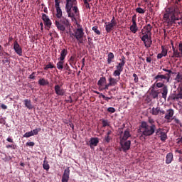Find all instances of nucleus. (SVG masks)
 Segmentation results:
<instances>
[{
    "label": "nucleus",
    "mask_w": 182,
    "mask_h": 182,
    "mask_svg": "<svg viewBox=\"0 0 182 182\" xmlns=\"http://www.w3.org/2000/svg\"><path fill=\"white\" fill-rule=\"evenodd\" d=\"M180 12L177 6H173L168 9L166 14L164 15V20L168 24L176 23V21L182 18V16H179Z\"/></svg>",
    "instance_id": "obj_1"
},
{
    "label": "nucleus",
    "mask_w": 182,
    "mask_h": 182,
    "mask_svg": "<svg viewBox=\"0 0 182 182\" xmlns=\"http://www.w3.org/2000/svg\"><path fill=\"white\" fill-rule=\"evenodd\" d=\"M77 0H70L69 1V5L68 4L65 5V10L68 15V17H70L72 20H75V15L79 14V9L77 6Z\"/></svg>",
    "instance_id": "obj_2"
},
{
    "label": "nucleus",
    "mask_w": 182,
    "mask_h": 182,
    "mask_svg": "<svg viewBox=\"0 0 182 182\" xmlns=\"http://www.w3.org/2000/svg\"><path fill=\"white\" fill-rule=\"evenodd\" d=\"M138 132L141 133V135H144L145 136H150L151 135L154 134V128L153 126L145 121H142L141 127L138 129Z\"/></svg>",
    "instance_id": "obj_3"
},
{
    "label": "nucleus",
    "mask_w": 182,
    "mask_h": 182,
    "mask_svg": "<svg viewBox=\"0 0 182 182\" xmlns=\"http://www.w3.org/2000/svg\"><path fill=\"white\" fill-rule=\"evenodd\" d=\"M55 24L58 31H65V28L69 27L70 22L66 17L61 16L60 20H55Z\"/></svg>",
    "instance_id": "obj_4"
},
{
    "label": "nucleus",
    "mask_w": 182,
    "mask_h": 182,
    "mask_svg": "<svg viewBox=\"0 0 182 182\" xmlns=\"http://www.w3.org/2000/svg\"><path fill=\"white\" fill-rule=\"evenodd\" d=\"M126 64V58L122 55V59H121V63H119L118 65H117L116 68L114 72H113V76L114 77H118V80L120 79L121 73L124 70V66Z\"/></svg>",
    "instance_id": "obj_5"
},
{
    "label": "nucleus",
    "mask_w": 182,
    "mask_h": 182,
    "mask_svg": "<svg viewBox=\"0 0 182 182\" xmlns=\"http://www.w3.org/2000/svg\"><path fill=\"white\" fill-rule=\"evenodd\" d=\"M72 35L77 40L78 43H83V36L85 35V33L82 27L75 29Z\"/></svg>",
    "instance_id": "obj_6"
},
{
    "label": "nucleus",
    "mask_w": 182,
    "mask_h": 182,
    "mask_svg": "<svg viewBox=\"0 0 182 182\" xmlns=\"http://www.w3.org/2000/svg\"><path fill=\"white\" fill-rule=\"evenodd\" d=\"M142 37L141 38V41L144 42L145 47L149 48L152 45V38L151 36H149V34H147L146 31L145 33L142 32Z\"/></svg>",
    "instance_id": "obj_7"
},
{
    "label": "nucleus",
    "mask_w": 182,
    "mask_h": 182,
    "mask_svg": "<svg viewBox=\"0 0 182 182\" xmlns=\"http://www.w3.org/2000/svg\"><path fill=\"white\" fill-rule=\"evenodd\" d=\"M117 24V21L115 20L114 16H113L112 19L111 20L110 23H108V24H106L105 29L107 33H111V31H113L114 28L116 27Z\"/></svg>",
    "instance_id": "obj_8"
},
{
    "label": "nucleus",
    "mask_w": 182,
    "mask_h": 182,
    "mask_svg": "<svg viewBox=\"0 0 182 182\" xmlns=\"http://www.w3.org/2000/svg\"><path fill=\"white\" fill-rule=\"evenodd\" d=\"M169 75H165L164 72H158V74L155 75L154 80H156V82H163L164 80H168Z\"/></svg>",
    "instance_id": "obj_9"
},
{
    "label": "nucleus",
    "mask_w": 182,
    "mask_h": 182,
    "mask_svg": "<svg viewBox=\"0 0 182 182\" xmlns=\"http://www.w3.org/2000/svg\"><path fill=\"white\" fill-rule=\"evenodd\" d=\"M120 144H121V147L123 152H127L128 150H130V147L132 145L131 140H127V141L120 140Z\"/></svg>",
    "instance_id": "obj_10"
},
{
    "label": "nucleus",
    "mask_w": 182,
    "mask_h": 182,
    "mask_svg": "<svg viewBox=\"0 0 182 182\" xmlns=\"http://www.w3.org/2000/svg\"><path fill=\"white\" fill-rule=\"evenodd\" d=\"M55 92L58 96H65L66 94V90L63 89V87H61V85H59V84H57L55 85Z\"/></svg>",
    "instance_id": "obj_11"
},
{
    "label": "nucleus",
    "mask_w": 182,
    "mask_h": 182,
    "mask_svg": "<svg viewBox=\"0 0 182 182\" xmlns=\"http://www.w3.org/2000/svg\"><path fill=\"white\" fill-rule=\"evenodd\" d=\"M14 50L20 57L23 55L22 47L19 45L18 42L16 41L14 42Z\"/></svg>",
    "instance_id": "obj_12"
},
{
    "label": "nucleus",
    "mask_w": 182,
    "mask_h": 182,
    "mask_svg": "<svg viewBox=\"0 0 182 182\" xmlns=\"http://www.w3.org/2000/svg\"><path fill=\"white\" fill-rule=\"evenodd\" d=\"M107 83L106 77H101L97 82L98 90L103 91L105 87V84Z\"/></svg>",
    "instance_id": "obj_13"
},
{
    "label": "nucleus",
    "mask_w": 182,
    "mask_h": 182,
    "mask_svg": "<svg viewBox=\"0 0 182 182\" xmlns=\"http://www.w3.org/2000/svg\"><path fill=\"white\" fill-rule=\"evenodd\" d=\"M70 175V170L69 168H66L62 176L61 182H68Z\"/></svg>",
    "instance_id": "obj_14"
},
{
    "label": "nucleus",
    "mask_w": 182,
    "mask_h": 182,
    "mask_svg": "<svg viewBox=\"0 0 182 182\" xmlns=\"http://www.w3.org/2000/svg\"><path fill=\"white\" fill-rule=\"evenodd\" d=\"M119 135H120V140H122V141H127L128 139L130 138V136H132L129 129H126V131H124V133H123V131H122L119 133Z\"/></svg>",
    "instance_id": "obj_15"
},
{
    "label": "nucleus",
    "mask_w": 182,
    "mask_h": 182,
    "mask_svg": "<svg viewBox=\"0 0 182 182\" xmlns=\"http://www.w3.org/2000/svg\"><path fill=\"white\" fill-rule=\"evenodd\" d=\"M165 113V110L161 109L160 107H156V108L153 107L151 110L152 115H159V114H160V115H164Z\"/></svg>",
    "instance_id": "obj_16"
},
{
    "label": "nucleus",
    "mask_w": 182,
    "mask_h": 182,
    "mask_svg": "<svg viewBox=\"0 0 182 182\" xmlns=\"http://www.w3.org/2000/svg\"><path fill=\"white\" fill-rule=\"evenodd\" d=\"M42 20L43 21L46 26L48 28H50L52 26V22L50 20L48 16H47L46 14H42Z\"/></svg>",
    "instance_id": "obj_17"
},
{
    "label": "nucleus",
    "mask_w": 182,
    "mask_h": 182,
    "mask_svg": "<svg viewBox=\"0 0 182 182\" xmlns=\"http://www.w3.org/2000/svg\"><path fill=\"white\" fill-rule=\"evenodd\" d=\"M174 115V110L173 109H168L166 110V113L165 114V119L168 121V122H170V120L171 119V117H173Z\"/></svg>",
    "instance_id": "obj_18"
},
{
    "label": "nucleus",
    "mask_w": 182,
    "mask_h": 182,
    "mask_svg": "<svg viewBox=\"0 0 182 182\" xmlns=\"http://www.w3.org/2000/svg\"><path fill=\"white\" fill-rule=\"evenodd\" d=\"M68 49H65V48L62 49L61 53H60V57L58 58V60H62L64 64V60L66 58V55H68Z\"/></svg>",
    "instance_id": "obj_19"
},
{
    "label": "nucleus",
    "mask_w": 182,
    "mask_h": 182,
    "mask_svg": "<svg viewBox=\"0 0 182 182\" xmlns=\"http://www.w3.org/2000/svg\"><path fill=\"white\" fill-rule=\"evenodd\" d=\"M108 81L109 82V87H116L119 82V79L113 78V77H109Z\"/></svg>",
    "instance_id": "obj_20"
},
{
    "label": "nucleus",
    "mask_w": 182,
    "mask_h": 182,
    "mask_svg": "<svg viewBox=\"0 0 182 182\" xmlns=\"http://www.w3.org/2000/svg\"><path fill=\"white\" fill-rule=\"evenodd\" d=\"M161 92L162 94V98H167V95L168 92V87L167 85H165L164 83V87H162V89L161 90Z\"/></svg>",
    "instance_id": "obj_21"
},
{
    "label": "nucleus",
    "mask_w": 182,
    "mask_h": 182,
    "mask_svg": "<svg viewBox=\"0 0 182 182\" xmlns=\"http://www.w3.org/2000/svg\"><path fill=\"white\" fill-rule=\"evenodd\" d=\"M89 143L90 148L92 149L94 146H97L99 144V138H91Z\"/></svg>",
    "instance_id": "obj_22"
},
{
    "label": "nucleus",
    "mask_w": 182,
    "mask_h": 182,
    "mask_svg": "<svg viewBox=\"0 0 182 182\" xmlns=\"http://www.w3.org/2000/svg\"><path fill=\"white\" fill-rule=\"evenodd\" d=\"M173 55L171 58H181V53L178 52V49H176L174 46H172Z\"/></svg>",
    "instance_id": "obj_23"
},
{
    "label": "nucleus",
    "mask_w": 182,
    "mask_h": 182,
    "mask_svg": "<svg viewBox=\"0 0 182 182\" xmlns=\"http://www.w3.org/2000/svg\"><path fill=\"white\" fill-rule=\"evenodd\" d=\"M160 91L159 90L151 89L150 92V95L152 98H158Z\"/></svg>",
    "instance_id": "obj_24"
},
{
    "label": "nucleus",
    "mask_w": 182,
    "mask_h": 182,
    "mask_svg": "<svg viewBox=\"0 0 182 182\" xmlns=\"http://www.w3.org/2000/svg\"><path fill=\"white\" fill-rule=\"evenodd\" d=\"M173 159V155L171 153L167 154L166 156V164H171V161Z\"/></svg>",
    "instance_id": "obj_25"
},
{
    "label": "nucleus",
    "mask_w": 182,
    "mask_h": 182,
    "mask_svg": "<svg viewBox=\"0 0 182 182\" xmlns=\"http://www.w3.org/2000/svg\"><path fill=\"white\" fill-rule=\"evenodd\" d=\"M114 60V53L109 52L107 55V63L112 64V63Z\"/></svg>",
    "instance_id": "obj_26"
},
{
    "label": "nucleus",
    "mask_w": 182,
    "mask_h": 182,
    "mask_svg": "<svg viewBox=\"0 0 182 182\" xmlns=\"http://www.w3.org/2000/svg\"><path fill=\"white\" fill-rule=\"evenodd\" d=\"M24 105L28 109H33V105H32V102L31 100H24Z\"/></svg>",
    "instance_id": "obj_27"
},
{
    "label": "nucleus",
    "mask_w": 182,
    "mask_h": 182,
    "mask_svg": "<svg viewBox=\"0 0 182 182\" xmlns=\"http://www.w3.org/2000/svg\"><path fill=\"white\" fill-rule=\"evenodd\" d=\"M144 29H145L149 36H151V31H152L151 24H147L144 27Z\"/></svg>",
    "instance_id": "obj_28"
},
{
    "label": "nucleus",
    "mask_w": 182,
    "mask_h": 182,
    "mask_svg": "<svg viewBox=\"0 0 182 182\" xmlns=\"http://www.w3.org/2000/svg\"><path fill=\"white\" fill-rule=\"evenodd\" d=\"M62 16H63V11H62V9L60 8V6L59 5L58 8L56 10L57 18L55 20H60Z\"/></svg>",
    "instance_id": "obj_29"
},
{
    "label": "nucleus",
    "mask_w": 182,
    "mask_h": 182,
    "mask_svg": "<svg viewBox=\"0 0 182 182\" xmlns=\"http://www.w3.org/2000/svg\"><path fill=\"white\" fill-rule=\"evenodd\" d=\"M148 122L150 124V126L154 127V134L156 131V126L155 124V119H152L151 117H149Z\"/></svg>",
    "instance_id": "obj_30"
},
{
    "label": "nucleus",
    "mask_w": 182,
    "mask_h": 182,
    "mask_svg": "<svg viewBox=\"0 0 182 182\" xmlns=\"http://www.w3.org/2000/svg\"><path fill=\"white\" fill-rule=\"evenodd\" d=\"M38 84H39V85L44 87L45 85H48L49 82L48 80H46L45 78H41V79H39Z\"/></svg>",
    "instance_id": "obj_31"
},
{
    "label": "nucleus",
    "mask_w": 182,
    "mask_h": 182,
    "mask_svg": "<svg viewBox=\"0 0 182 182\" xmlns=\"http://www.w3.org/2000/svg\"><path fill=\"white\" fill-rule=\"evenodd\" d=\"M130 31L132 33L134 34H136V33L139 31V28L137 27V23H132V26H130Z\"/></svg>",
    "instance_id": "obj_32"
},
{
    "label": "nucleus",
    "mask_w": 182,
    "mask_h": 182,
    "mask_svg": "<svg viewBox=\"0 0 182 182\" xmlns=\"http://www.w3.org/2000/svg\"><path fill=\"white\" fill-rule=\"evenodd\" d=\"M175 80L177 83H182V74L180 72H178Z\"/></svg>",
    "instance_id": "obj_33"
},
{
    "label": "nucleus",
    "mask_w": 182,
    "mask_h": 182,
    "mask_svg": "<svg viewBox=\"0 0 182 182\" xmlns=\"http://www.w3.org/2000/svg\"><path fill=\"white\" fill-rule=\"evenodd\" d=\"M163 71L166 72V73H164V75H168V80H166V82H170V78L171 77V74L173 73V72L171 71V70H167V68H163Z\"/></svg>",
    "instance_id": "obj_34"
},
{
    "label": "nucleus",
    "mask_w": 182,
    "mask_h": 182,
    "mask_svg": "<svg viewBox=\"0 0 182 182\" xmlns=\"http://www.w3.org/2000/svg\"><path fill=\"white\" fill-rule=\"evenodd\" d=\"M160 138L161 141H166L167 139V134L165 133V132H160Z\"/></svg>",
    "instance_id": "obj_35"
},
{
    "label": "nucleus",
    "mask_w": 182,
    "mask_h": 182,
    "mask_svg": "<svg viewBox=\"0 0 182 182\" xmlns=\"http://www.w3.org/2000/svg\"><path fill=\"white\" fill-rule=\"evenodd\" d=\"M111 140H112V136H109V135L107 133L103 139L104 143L109 144V143H110Z\"/></svg>",
    "instance_id": "obj_36"
},
{
    "label": "nucleus",
    "mask_w": 182,
    "mask_h": 182,
    "mask_svg": "<svg viewBox=\"0 0 182 182\" xmlns=\"http://www.w3.org/2000/svg\"><path fill=\"white\" fill-rule=\"evenodd\" d=\"M64 68V63L63 62V60H59L58 63H57V68L58 70H63Z\"/></svg>",
    "instance_id": "obj_37"
},
{
    "label": "nucleus",
    "mask_w": 182,
    "mask_h": 182,
    "mask_svg": "<svg viewBox=\"0 0 182 182\" xmlns=\"http://www.w3.org/2000/svg\"><path fill=\"white\" fill-rule=\"evenodd\" d=\"M161 52H162V57H166L168 54V50L164 47V46H161Z\"/></svg>",
    "instance_id": "obj_38"
},
{
    "label": "nucleus",
    "mask_w": 182,
    "mask_h": 182,
    "mask_svg": "<svg viewBox=\"0 0 182 182\" xmlns=\"http://www.w3.org/2000/svg\"><path fill=\"white\" fill-rule=\"evenodd\" d=\"M43 168L45 169V170H47L48 171L49 168H50V165L48 164V161L45 160L43 161Z\"/></svg>",
    "instance_id": "obj_39"
},
{
    "label": "nucleus",
    "mask_w": 182,
    "mask_h": 182,
    "mask_svg": "<svg viewBox=\"0 0 182 182\" xmlns=\"http://www.w3.org/2000/svg\"><path fill=\"white\" fill-rule=\"evenodd\" d=\"M55 65L53 64V63H48V64L46 65L44 67V70H47L48 68H54Z\"/></svg>",
    "instance_id": "obj_40"
},
{
    "label": "nucleus",
    "mask_w": 182,
    "mask_h": 182,
    "mask_svg": "<svg viewBox=\"0 0 182 182\" xmlns=\"http://www.w3.org/2000/svg\"><path fill=\"white\" fill-rule=\"evenodd\" d=\"M33 132L31 131V132H26V133H25V134L23 135L24 138H30V136H33Z\"/></svg>",
    "instance_id": "obj_41"
},
{
    "label": "nucleus",
    "mask_w": 182,
    "mask_h": 182,
    "mask_svg": "<svg viewBox=\"0 0 182 182\" xmlns=\"http://www.w3.org/2000/svg\"><path fill=\"white\" fill-rule=\"evenodd\" d=\"M102 127L110 126V122H109L108 119H102Z\"/></svg>",
    "instance_id": "obj_42"
},
{
    "label": "nucleus",
    "mask_w": 182,
    "mask_h": 182,
    "mask_svg": "<svg viewBox=\"0 0 182 182\" xmlns=\"http://www.w3.org/2000/svg\"><path fill=\"white\" fill-rule=\"evenodd\" d=\"M92 31L95 33V34L101 35V31H99L98 27L97 26L92 27Z\"/></svg>",
    "instance_id": "obj_43"
},
{
    "label": "nucleus",
    "mask_w": 182,
    "mask_h": 182,
    "mask_svg": "<svg viewBox=\"0 0 182 182\" xmlns=\"http://www.w3.org/2000/svg\"><path fill=\"white\" fill-rule=\"evenodd\" d=\"M99 97L100 98L102 97L107 102L109 101V97L105 96V95L102 94L101 92H100V94H99Z\"/></svg>",
    "instance_id": "obj_44"
},
{
    "label": "nucleus",
    "mask_w": 182,
    "mask_h": 182,
    "mask_svg": "<svg viewBox=\"0 0 182 182\" xmlns=\"http://www.w3.org/2000/svg\"><path fill=\"white\" fill-rule=\"evenodd\" d=\"M136 11L138 12L139 14H145L146 10H144V9H142V8H136Z\"/></svg>",
    "instance_id": "obj_45"
},
{
    "label": "nucleus",
    "mask_w": 182,
    "mask_h": 182,
    "mask_svg": "<svg viewBox=\"0 0 182 182\" xmlns=\"http://www.w3.org/2000/svg\"><path fill=\"white\" fill-rule=\"evenodd\" d=\"M40 131H41V128H36V129H33V135L38 134Z\"/></svg>",
    "instance_id": "obj_46"
},
{
    "label": "nucleus",
    "mask_w": 182,
    "mask_h": 182,
    "mask_svg": "<svg viewBox=\"0 0 182 182\" xmlns=\"http://www.w3.org/2000/svg\"><path fill=\"white\" fill-rule=\"evenodd\" d=\"M107 112H108L109 113H115L116 109H115V108H113V107H109L107 109Z\"/></svg>",
    "instance_id": "obj_47"
},
{
    "label": "nucleus",
    "mask_w": 182,
    "mask_h": 182,
    "mask_svg": "<svg viewBox=\"0 0 182 182\" xmlns=\"http://www.w3.org/2000/svg\"><path fill=\"white\" fill-rule=\"evenodd\" d=\"M4 64H10V60H9L8 57L4 56V60H2Z\"/></svg>",
    "instance_id": "obj_48"
},
{
    "label": "nucleus",
    "mask_w": 182,
    "mask_h": 182,
    "mask_svg": "<svg viewBox=\"0 0 182 182\" xmlns=\"http://www.w3.org/2000/svg\"><path fill=\"white\" fill-rule=\"evenodd\" d=\"M109 87H110V82H109L107 84V82H105V84H104V90H108Z\"/></svg>",
    "instance_id": "obj_49"
},
{
    "label": "nucleus",
    "mask_w": 182,
    "mask_h": 182,
    "mask_svg": "<svg viewBox=\"0 0 182 182\" xmlns=\"http://www.w3.org/2000/svg\"><path fill=\"white\" fill-rule=\"evenodd\" d=\"M59 6H60V1H59V0H55V7L56 11L59 8Z\"/></svg>",
    "instance_id": "obj_50"
},
{
    "label": "nucleus",
    "mask_w": 182,
    "mask_h": 182,
    "mask_svg": "<svg viewBox=\"0 0 182 182\" xmlns=\"http://www.w3.org/2000/svg\"><path fill=\"white\" fill-rule=\"evenodd\" d=\"M133 77H134V82L135 83H138V82H139V77L136 75V73H134L133 74Z\"/></svg>",
    "instance_id": "obj_51"
},
{
    "label": "nucleus",
    "mask_w": 182,
    "mask_h": 182,
    "mask_svg": "<svg viewBox=\"0 0 182 182\" xmlns=\"http://www.w3.org/2000/svg\"><path fill=\"white\" fill-rule=\"evenodd\" d=\"M153 54H150V57H146V63H151L152 61Z\"/></svg>",
    "instance_id": "obj_52"
},
{
    "label": "nucleus",
    "mask_w": 182,
    "mask_h": 182,
    "mask_svg": "<svg viewBox=\"0 0 182 182\" xmlns=\"http://www.w3.org/2000/svg\"><path fill=\"white\" fill-rule=\"evenodd\" d=\"M36 75V72H33L31 75L28 76L29 79H35Z\"/></svg>",
    "instance_id": "obj_53"
},
{
    "label": "nucleus",
    "mask_w": 182,
    "mask_h": 182,
    "mask_svg": "<svg viewBox=\"0 0 182 182\" xmlns=\"http://www.w3.org/2000/svg\"><path fill=\"white\" fill-rule=\"evenodd\" d=\"M177 9H178V11L179 12V16H182V14L181 13L179 9L178 8ZM176 21H181L180 22H178V24L182 26V18H180L179 20H176Z\"/></svg>",
    "instance_id": "obj_54"
},
{
    "label": "nucleus",
    "mask_w": 182,
    "mask_h": 182,
    "mask_svg": "<svg viewBox=\"0 0 182 182\" xmlns=\"http://www.w3.org/2000/svg\"><path fill=\"white\" fill-rule=\"evenodd\" d=\"M108 95H109V100H112V98H114V97H113V94H112V89H110V90L108 91Z\"/></svg>",
    "instance_id": "obj_55"
},
{
    "label": "nucleus",
    "mask_w": 182,
    "mask_h": 182,
    "mask_svg": "<svg viewBox=\"0 0 182 182\" xmlns=\"http://www.w3.org/2000/svg\"><path fill=\"white\" fill-rule=\"evenodd\" d=\"M164 85V82H156V87H162L163 88Z\"/></svg>",
    "instance_id": "obj_56"
},
{
    "label": "nucleus",
    "mask_w": 182,
    "mask_h": 182,
    "mask_svg": "<svg viewBox=\"0 0 182 182\" xmlns=\"http://www.w3.org/2000/svg\"><path fill=\"white\" fill-rule=\"evenodd\" d=\"M132 23L136 24V15H133L132 16Z\"/></svg>",
    "instance_id": "obj_57"
},
{
    "label": "nucleus",
    "mask_w": 182,
    "mask_h": 182,
    "mask_svg": "<svg viewBox=\"0 0 182 182\" xmlns=\"http://www.w3.org/2000/svg\"><path fill=\"white\" fill-rule=\"evenodd\" d=\"M156 135H160L161 134V132H162V129L161 128H158V129H156Z\"/></svg>",
    "instance_id": "obj_58"
},
{
    "label": "nucleus",
    "mask_w": 182,
    "mask_h": 182,
    "mask_svg": "<svg viewBox=\"0 0 182 182\" xmlns=\"http://www.w3.org/2000/svg\"><path fill=\"white\" fill-rule=\"evenodd\" d=\"M178 50H179L181 55H182V43L178 44Z\"/></svg>",
    "instance_id": "obj_59"
},
{
    "label": "nucleus",
    "mask_w": 182,
    "mask_h": 182,
    "mask_svg": "<svg viewBox=\"0 0 182 182\" xmlns=\"http://www.w3.org/2000/svg\"><path fill=\"white\" fill-rule=\"evenodd\" d=\"M64 68H65V70H67V71H70V68L68 64H65L64 65Z\"/></svg>",
    "instance_id": "obj_60"
},
{
    "label": "nucleus",
    "mask_w": 182,
    "mask_h": 182,
    "mask_svg": "<svg viewBox=\"0 0 182 182\" xmlns=\"http://www.w3.org/2000/svg\"><path fill=\"white\" fill-rule=\"evenodd\" d=\"M161 58H163V53H159L157 54V59H161Z\"/></svg>",
    "instance_id": "obj_61"
},
{
    "label": "nucleus",
    "mask_w": 182,
    "mask_h": 182,
    "mask_svg": "<svg viewBox=\"0 0 182 182\" xmlns=\"http://www.w3.org/2000/svg\"><path fill=\"white\" fill-rule=\"evenodd\" d=\"M182 143V135L181 136H179V138L177 139V144Z\"/></svg>",
    "instance_id": "obj_62"
},
{
    "label": "nucleus",
    "mask_w": 182,
    "mask_h": 182,
    "mask_svg": "<svg viewBox=\"0 0 182 182\" xmlns=\"http://www.w3.org/2000/svg\"><path fill=\"white\" fill-rule=\"evenodd\" d=\"M35 142L30 141V142H26V146H34Z\"/></svg>",
    "instance_id": "obj_63"
},
{
    "label": "nucleus",
    "mask_w": 182,
    "mask_h": 182,
    "mask_svg": "<svg viewBox=\"0 0 182 182\" xmlns=\"http://www.w3.org/2000/svg\"><path fill=\"white\" fill-rule=\"evenodd\" d=\"M175 124H181V121L178 119H174Z\"/></svg>",
    "instance_id": "obj_64"
}]
</instances>
